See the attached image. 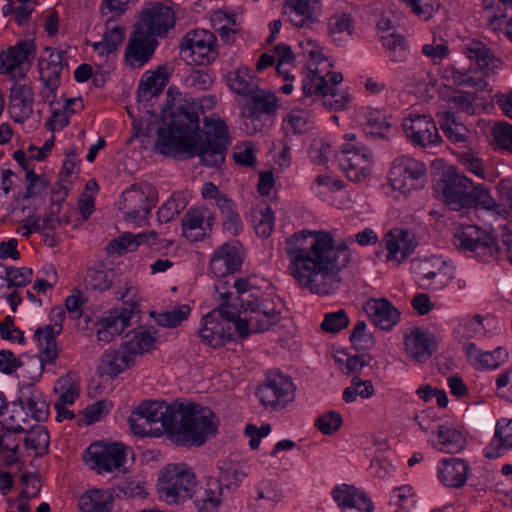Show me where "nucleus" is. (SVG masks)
I'll list each match as a JSON object with an SVG mask.
<instances>
[{"mask_svg": "<svg viewBox=\"0 0 512 512\" xmlns=\"http://www.w3.org/2000/svg\"><path fill=\"white\" fill-rule=\"evenodd\" d=\"M288 272L297 284L317 295L333 294L341 282L339 272L350 261L346 244L336 246L324 231L301 230L285 240Z\"/></svg>", "mask_w": 512, "mask_h": 512, "instance_id": "obj_1", "label": "nucleus"}, {"mask_svg": "<svg viewBox=\"0 0 512 512\" xmlns=\"http://www.w3.org/2000/svg\"><path fill=\"white\" fill-rule=\"evenodd\" d=\"M199 110L196 103L185 101L180 104L167 127L158 129L156 147L165 155L176 151L191 152L200 157L203 165L219 167L230 145L227 126L220 119H205L200 130Z\"/></svg>", "mask_w": 512, "mask_h": 512, "instance_id": "obj_2", "label": "nucleus"}, {"mask_svg": "<svg viewBox=\"0 0 512 512\" xmlns=\"http://www.w3.org/2000/svg\"><path fill=\"white\" fill-rule=\"evenodd\" d=\"M135 415L151 427L161 422L162 433L178 446L200 447L217 434L219 420L211 408L187 399L143 401Z\"/></svg>", "mask_w": 512, "mask_h": 512, "instance_id": "obj_3", "label": "nucleus"}, {"mask_svg": "<svg viewBox=\"0 0 512 512\" xmlns=\"http://www.w3.org/2000/svg\"><path fill=\"white\" fill-rule=\"evenodd\" d=\"M134 290V287L127 282L123 289L117 291L116 297L123 301L124 306L110 310L96 323L98 341L109 343L130 326L132 317L139 312L138 303L134 299Z\"/></svg>", "mask_w": 512, "mask_h": 512, "instance_id": "obj_4", "label": "nucleus"}, {"mask_svg": "<svg viewBox=\"0 0 512 512\" xmlns=\"http://www.w3.org/2000/svg\"><path fill=\"white\" fill-rule=\"evenodd\" d=\"M504 251L495 242V238L486 230L477 225H466L454 236V244L459 249L474 252L477 256L502 254L509 263H512L511 240L506 235L503 238Z\"/></svg>", "mask_w": 512, "mask_h": 512, "instance_id": "obj_5", "label": "nucleus"}, {"mask_svg": "<svg viewBox=\"0 0 512 512\" xmlns=\"http://www.w3.org/2000/svg\"><path fill=\"white\" fill-rule=\"evenodd\" d=\"M195 486L194 473L180 464L165 467L157 483L160 497L169 504H178L191 498Z\"/></svg>", "mask_w": 512, "mask_h": 512, "instance_id": "obj_6", "label": "nucleus"}, {"mask_svg": "<svg viewBox=\"0 0 512 512\" xmlns=\"http://www.w3.org/2000/svg\"><path fill=\"white\" fill-rule=\"evenodd\" d=\"M157 203V191L148 183L132 184L122 192L118 208L128 222L143 225L147 223L151 210Z\"/></svg>", "mask_w": 512, "mask_h": 512, "instance_id": "obj_7", "label": "nucleus"}, {"mask_svg": "<svg viewBox=\"0 0 512 512\" xmlns=\"http://www.w3.org/2000/svg\"><path fill=\"white\" fill-rule=\"evenodd\" d=\"M346 143L336 154V160L346 177L354 182L365 180L370 174L372 152L365 146L356 142L354 134L345 136Z\"/></svg>", "mask_w": 512, "mask_h": 512, "instance_id": "obj_8", "label": "nucleus"}, {"mask_svg": "<svg viewBox=\"0 0 512 512\" xmlns=\"http://www.w3.org/2000/svg\"><path fill=\"white\" fill-rule=\"evenodd\" d=\"M180 57L193 65L212 63L218 57L216 36L207 30L187 32L180 44Z\"/></svg>", "mask_w": 512, "mask_h": 512, "instance_id": "obj_9", "label": "nucleus"}, {"mask_svg": "<svg viewBox=\"0 0 512 512\" xmlns=\"http://www.w3.org/2000/svg\"><path fill=\"white\" fill-rule=\"evenodd\" d=\"M296 387L292 379L281 372L270 371L265 381L259 385L257 396L266 408H285L294 401Z\"/></svg>", "mask_w": 512, "mask_h": 512, "instance_id": "obj_10", "label": "nucleus"}, {"mask_svg": "<svg viewBox=\"0 0 512 512\" xmlns=\"http://www.w3.org/2000/svg\"><path fill=\"white\" fill-rule=\"evenodd\" d=\"M390 173L392 188L405 195L423 185L427 170L422 162L409 156H400L394 160Z\"/></svg>", "mask_w": 512, "mask_h": 512, "instance_id": "obj_11", "label": "nucleus"}, {"mask_svg": "<svg viewBox=\"0 0 512 512\" xmlns=\"http://www.w3.org/2000/svg\"><path fill=\"white\" fill-rule=\"evenodd\" d=\"M320 0H282L281 15L294 29L313 31L320 23Z\"/></svg>", "mask_w": 512, "mask_h": 512, "instance_id": "obj_12", "label": "nucleus"}, {"mask_svg": "<svg viewBox=\"0 0 512 512\" xmlns=\"http://www.w3.org/2000/svg\"><path fill=\"white\" fill-rule=\"evenodd\" d=\"M36 45L33 40H23L0 53V75L12 79L24 78L31 60L35 57Z\"/></svg>", "mask_w": 512, "mask_h": 512, "instance_id": "obj_13", "label": "nucleus"}, {"mask_svg": "<svg viewBox=\"0 0 512 512\" xmlns=\"http://www.w3.org/2000/svg\"><path fill=\"white\" fill-rule=\"evenodd\" d=\"M473 182L463 174L449 172L438 183L441 200L454 211L469 210L470 191Z\"/></svg>", "mask_w": 512, "mask_h": 512, "instance_id": "obj_14", "label": "nucleus"}, {"mask_svg": "<svg viewBox=\"0 0 512 512\" xmlns=\"http://www.w3.org/2000/svg\"><path fill=\"white\" fill-rule=\"evenodd\" d=\"M54 323L38 327L34 333V339L39 348L41 366L45 363L52 364L58 357L56 337L62 332V322L65 312L62 308L53 309Z\"/></svg>", "mask_w": 512, "mask_h": 512, "instance_id": "obj_15", "label": "nucleus"}, {"mask_svg": "<svg viewBox=\"0 0 512 512\" xmlns=\"http://www.w3.org/2000/svg\"><path fill=\"white\" fill-rule=\"evenodd\" d=\"M215 223V214L204 206L191 207L181 220L182 234L191 242L210 237Z\"/></svg>", "mask_w": 512, "mask_h": 512, "instance_id": "obj_16", "label": "nucleus"}, {"mask_svg": "<svg viewBox=\"0 0 512 512\" xmlns=\"http://www.w3.org/2000/svg\"><path fill=\"white\" fill-rule=\"evenodd\" d=\"M402 128L407 138L420 147H432L441 142L436 124L429 115L410 114L403 120Z\"/></svg>", "mask_w": 512, "mask_h": 512, "instance_id": "obj_17", "label": "nucleus"}, {"mask_svg": "<svg viewBox=\"0 0 512 512\" xmlns=\"http://www.w3.org/2000/svg\"><path fill=\"white\" fill-rule=\"evenodd\" d=\"M243 263L241 246L237 241L226 242L216 248L210 258L209 271L219 278L238 272Z\"/></svg>", "mask_w": 512, "mask_h": 512, "instance_id": "obj_18", "label": "nucleus"}, {"mask_svg": "<svg viewBox=\"0 0 512 512\" xmlns=\"http://www.w3.org/2000/svg\"><path fill=\"white\" fill-rule=\"evenodd\" d=\"M175 24V15L169 6L157 4L142 11L136 28L156 38L162 36Z\"/></svg>", "mask_w": 512, "mask_h": 512, "instance_id": "obj_19", "label": "nucleus"}, {"mask_svg": "<svg viewBox=\"0 0 512 512\" xmlns=\"http://www.w3.org/2000/svg\"><path fill=\"white\" fill-rule=\"evenodd\" d=\"M91 461L94 468L99 473L112 472L123 466L126 454L125 447L121 443H113L109 445L91 444L88 448Z\"/></svg>", "mask_w": 512, "mask_h": 512, "instance_id": "obj_20", "label": "nucleus"}, {"mask_svg": "<svg viewBox=\"0 0 512 512\" xmlns=\"http://www.w3.org/2000/svg\"><path fill=\"white\" fill-rule=\"evenodd\" d=\"M216 312H209L202 318L199 329L201 341L213 349L220 348L232 340V327L229 322L217 319Z\"/></svg>", "mask_w": 512, "mask_h": 512, "instance_id": "obj_21", "label": "nucleus"}, {"mask_svg": "<svg viewBox=\"0 0 512 512\" xmlns=\"http://www.w3.org/2000/svg\"><path fill=\"white\" fill-rule=\"evenodd\" d=\"M156 46V38L136 28L125 50L126 62L132 67H142L152 57Z\"/></svg>", "mask_w": 512, "mask_h": 512, "instance_id": "obj_22", "label": "nucleus"}, {"mask_svg": "<svg viewBox=\"0 0 512 512\" xmlns=\"http://www.w3.org/2000/svg\"><path fill=\"white\" fill-rule=\"evenodd\" d=\"M407 356L416 362L427 361L436 349V342L430 332L414 328L404 335Z\"/></svg>", "mask_w": 512, "mask_h": 512, "instance_id": "obj_23", "label": "nucleus"}, {"mask_svg": "<svg viewBox=\"0 0 512 512\" xmlns=\"http://www.w3.org/2000/svg\"><path fill=\"white\" fill-rule=\"evenodd\" d=\"M34 91L29 84L15 83L9 94L8 111L16 123H23L33 113Z\"/></svg>", "mask_w": 512, "mask_h": 512, "instance_id": "obj_24", "label": "nucleus"}, {"mask_svg": "<svg viewBox=\"0 0 512 512\" xmlns=\"http://www.w3.org/2000/svg\"><path fill=\"white\" fill-rule=\"evenodd\" d=\"M382 243L388 251L387 260L396 261L398 264L405 261L416 247L413 235L402 228L389 231L382 239Z\"/></svg>", "mask_w": 512, "mask_h": 512, "instance_id": "obj_25", "label": "nucleus"}, {"mask_svg": "<svg viewBox=\"0 0 512 512\" xmlns=\"http://www.w3.org/2000/svg\"><path fill=\"white\" fill-rule=\"evenodd\" d=\"M462 52L468 59L474 61L482 77L494 73L501 67V61L495 57L491 49L477 39H469L462 46Z\"/></svg>", "mask_w": 512, "mask_h": 512, "instance_id": "obj_26", "label": "nucleus"}, {"mask_svg": "<svg viewBox=\"0 0 512 512\" xmlns=\"http://www.w3.org/2000/svg\"><path fill=\"white\" fill-rule=\"evenodd\" d=\"M470 199L469 209L481 208L498 218L507 219L512 210V197L509 191L506 194V203H497L484 185H473L470 191Z\"/></svg>", "mask_w": 512, "mask_h": 512, "instance_id": "obj_27", "label": "nucleus"}, {"mask_svg": "<svg viewBox=\"0 0 512 512\" xmlns=\"http://www.w3.org/2000/svg\"><path fill=\"white\" fill-rule=\"evenodd\" d=\"M437 473L439 481L445 487L461 488L470 475V465L461 458H446L438 463Z\"/></svg>", "mask_w": 512, "mask_h": 512, "instance_id": "obj_28", "label": "nucleus"}, {"mask_svg": "<svg viewBox=\"0 0 512 512\" xmlns=\"http://www.w3.org/2000/svg\"><path fill=\"white\" fill-rule=\"evenodd\" d=\"M12 405H19L26 415L37 422L45 421L49 415V404L45 400L44 394L33 385L26 386L21 391L20 397L12 402Z\"/></svg>", "mask_w": 512, "mask_h": 512, "instance_id": "obj_29", "label": "nucleus"}, {"mask_svg": "<svg viewBox=\"0 0 512 512\" xmlns=\"http://www.w3.org/2000/svg\"><path fill=\"white\" fill-rule=\"evenodd\" d=\"M365 311L381 330H391L400 320L399 310L384 298L367 301Z\"/></svg>", "mask_w": 512, "mask_h": 512, "instance_id": "obj_30", "label": "nucleus"}, {"mask_svg": "<svg viewBox=\"0 0 512 512\" xmlns=\"http://www.w3.org/2000/svg\"><path fill=\"white\" fill-rule=\"evenodd\" d=\"M156 329L153 326H140L125 335L121 344L135 360L137 355L150 352L156 342Z\"/></svg>", "mask_w": 512, "mask_h": 512, "instance_id": "obj_31", "label": "nucleus"}, {"mask_svg": "<svg viewBox=\"0 0 512 512\" xmlns=\"http://www.w3.org/2000/svg\"><path fill=\"white\" fill-rule=\"evenodd\" d=\"M281 499L277 484L263 480L256 488L255 495L249 497V507L253 512H272Z\"/></svg>", "mask_w": 512, "mask_h": 512, "instance_id": "obj_32", "label": "nucleus"}, {"mask_svg": "<svg viewBox=\"0 0 512 512\" xmlns=\"http://www.w3.org/2000/svg\"><path fill=\"white\" fill-rule=\"evenodd\" d=\"M511 419L501 418L495 426V434L491 442L484 449V456L496 459L512 448Z\"/></svg>", "mask_w": 512, "mask_h": 512, "instance_id": "obj_33", "label": "nucleus"}, {"mask_svg": "<svg viewBox=\"0 0 512 512\" xmlns=\"http://www.w3.org/2000/svg\"><path fill=\"white\" fill-rule=\"evenodd\" d=\"M464 351L469 362L476 369H496L508 358V352L501 347L493 352H483L474 343H464Z\"/></svg>", "mask_w": 512, "mask_h": 512, "instance_id": "obj_34", "label": "nucleus"}, {"mask_svg": "<svg viewBox=\"0 0 512 512\" xmlns=\"http://www.w3.org/2000/svg\"><path fill=\"white\" fill-rule=\"evenodd\" d=\"M134 359L121 345L117 350L106 351L101 358L99 371L102 376L117 377L134 364Z\"/></svg>", "mask_w": 512, "mask_h": 512, "instance_id": "obj_35", "label": "nucleus"}, {"mask_svg": "<svg viewBox=\"0 0 512 512\" xmlns=\"http://www.w3.org/2000/svg\"><path fill=\"white\" fill-rule=\"evenodd\" d=\"M106 31L102 41L95 42L93 48L102 56L114 53L125 38V27L114 17L105 21Z\"/></svg>", "mask_w": 512, "mask_h": 512, "instance_id": "obj_36", "label": "nucleus"}, {"mask_svg": "<svg viewBox=\"0 0 512 512\" xmlns=\"http://www.w3.org/2000/svg\"><path fill=\"white\" fill-rule=\"evenodd\" d=\"M438 442L434 445L441 452L456 454L461 452L466 446V437L458 429L440 425L436 431Z\"/></svg>", "mask_w": 512, "mask_h": 512, "instance_id": "obj_37", "label": "nucleus"}, {"mask_svg": "<svg viewBox=\"0 0 512 512\" xmlns=\"http://www.w3.org/2000/svg\"><path fill=\"white\" fill-rule=\"evenodd\" d=\"M150 238L155 241L157 234L155 232L139 233L136 235L127 233L110 241L106 245L105 251L108 255H124L128 251L135 250L141 244L149 243Z\"/></svg>", "mask_w": 512, "mask_h": 512, "instance_id": "obj_38", "label": "nucleus"}, {"mask_svg": "<svg viewBox=\"0 0 512 512\" xmlns=\"http://www.w3.org/2000/svg\"><path fill=\"white\" fill-rule=\"evenodd\" d=\"M438 124L451 143H462L467 140L469 130L462 124L452 111H439L436 114Z\"/></svg>", "mask_w": 512, "mask_h": 512, "instance_id": "obj_39", "label": "nucleus"}, {"mask_svg": "<svg viewBox=\"0 0 512 512\" xmlns=\"http://www.w3.org/2000/svg\"><path fill=\"white\" fill-rule=\"evenodd\" d=\"M114 497L101 489H94L85 492L79 500L81 512H112Z\"/></svg>", "mask_w": 512, "mask_h": 512, "instance_id": "obj_40", "label": "nucleus"}, {"mask_svg": "<svg viewBox=\"0 0 512 512\" xmlns=\"http://www.w3.org/2000/svg\"><path fill=\"white\" fill-rule=\"evenodd\" d=\"M280 321V311L273 301L262 299V306L250 315V322L256 332L268 331Z\"/></svg>", "mask_w": 512, "mask_h": 512, "instance_id": "obj_41", "label": "nucleus"}, {"mask_svg": "<svg viewBox=\"0 0 512 512\" xmlns=\"http://www.w3.org/2000/svg\"><path fill=\"white\" fill-rule=\"evenodd\" d=\"M45 52L49 53L48 59L40 58L38 64L40 78L50 77L51 79L60 80L64 68L68 67L66 51L46 47Z\"/></svg>", "mask_w": 512, "mask_h": 512, "instance_id": "obj_42", "label": "nucleus"}, {"mask_svg": "<svg viewBox=\"0 0 512 512\" xmlns=\"http://www.w3.org/2000/svg\"><path fill=\"white\" fill-rule=\"evenodd\" d=\"M227 85L238 95L248 97L257 90L258 84L247 66H240L227 74Z\"/></svg>", "mask_w": 512, "mask_h": 512, "instance_id": "obj_43", "label": "nucleus"}, {"mask_svg": "<svg viewBox=\"0 0 512 512\" xmlns=\"http://www.w3.org/2000/svg\"><path fill=\"white\" fill-rule=\"evenodd\" d=\"M222 487L219 481H208L195 496L194 503L199 512H215L221 504Z\"/></svg>", "mask_w": 512, "mask_h": 512, "instance_id": "obj_44", "label": "nucleus"}, {"mask_svg": "<svg viewBox=\"0 0 512 512\" xmlns=\"http://www.w3.org/2000/svg\"><path fill=\"white\" fill-rule=\"evenodd\" d=\"M166 82V78L156 72L145 73L138 86V102L147 107L153 98L162 93Z\"/></svg>", "mask_w": 512, "mask_h": 512, "instance_id": "obj_45", "label": "nucleus"}, {"mask_svg": "<svg viewBox=\"0 0 512 512\" xmlns=\"http://www.w3.org/2000/svg\"><path fill=\"white\" fill-rule=\"evenodd\" d=\"M452 278L453 276L449 272V267L446 262L434 259L429 275L418 285L424 290L437 291L446 287Z\"/></svg>", "mask_w": 512, "mask_h": 512, "instance_id": "obj_46", "label": "nucleus"}, {"mask_svg": "<svg viewBox=\"0 0 512 512\" xmlns=\"http://www.w3.org/2000/svg\"><path fill=\"white\" fill-rule=\"evenodd\" d=\"M248 97H250V106L247 112L252 116L272 115L278 109L277 97L269 91L260 90L257 87V90Z\"/></svg>", "mask_w": 512, "mask_h": 512, "instance_id": "obj_47", "label": "nucleus"}, {"mask_svg": "<svg viewBox=\"0 0 512 512\" xmlns=\"http://www.w3.org/2000/svg\"><path fill=\"white\" fill-rule=\"evenodd\" d=\"M442 78L456 86L474 87L480 91L488 88V83L482 76H473L471 71H461L455 66H448L443 70Z\"/></svg>", "mask_w": 512, "mask_h": 512, "instance_id": "obj_48", "label": "nucleus"}, {"mask_svg": "<svg viewBox=\"0 0 512 512\" xmlns=\"http://www.w3.org/2000/svg\"><path fill=\"white\" fill-rule=\"evenodd\" d=\"M217 208L223 217L222 226L224 231L232 236L238 235L243 229V224L236 203L231 198H223L218 202Z\"/></svg>", "mask_w": 512, "mask_h": 512, "instance_id": "obj_49", "label": "nucleus"}, {"mask_svg": "<svg viewBox=\"0 0 512 512\" xmlns=\"http://www.w3.org/2000/svg\"><path fill=\"white\" fill-rule=\"evenodd\" d=\"M315 90L319 92L323 97V105L331 110H343L346 108L349 102V96L345 93H338L336 89H333L328 85L325 78H319Z\"/></svg>", "mask_w": 512, "mask_h": 512, "instance_id": "obj_50", "label": "nucleus"}, {"mask_svg": "<svg viewBox=\"0 0 512 512\" xmlns=\"http://www.w3.org/2000/svg\"><path fill=\"white\" fill-rule=\"evenodd\" d=\"M191 313V308L187 304L179 305L173 310L161 313L152 312L151 316L155 322L162 327L175 328L185 321Z\"/></svg>", "mask_w": 512, "mask_h": 512, "instance_id": "obj_51", "label": "nucleus"}, {"mask_svg": "<svg viewBox=\"0 0 512 512\" xmlns=\"http://www.w3.org/2000/svg\"><path fill=\"white\" fill-rule=\"evenodd\" d=\"M328 35L334 42L341 41L342 35H351L353 32V21L350 14L345 12L335 13L329 19L327 23Z\"/></svg>", "mask_w": 512, "mask_h": 512, "instance_id": "obj_52", "label": "nucleus"}, {"mask_svg": "<svg viewBox=\"0 0 512 512\" xmlns=\"http://www.w3.org/2000/svg\"><path fill=\"white\" fill-rule=\"evenodd\" d=\"M388 57L393 62H402L407 58V44L401 35L391 33L381 38Z\"/></svg>", "mask_w": 512, "mask_h": 512, "instance_id": "obj_53", "label": "nucleus"}, {"mask_svg": "<svg viewBox=\"0 0 512 512\" xmlns=\"http://www.w3.org/2000/svg\"><path fill=\"white\" fill-rule=\"evenodd\" d=\"M374 386L370 380H362L358 376L351 379V386L345 388L343 392V400L346 403H352L357 396L367 399L374 395Z\"/></svg>", "mask_w": 512, "mask_h": 512, "instance_id": "obj_54", "label": "nucleus"}, {"mask_svg": "<svg viewBox=\"0 0 512 512\" xmlns=\"http://www.w3.org/2000/svg\"><path fill=\"white\" fill-rule=\"evenodd\" d=\"M26 432L27 436L24 438L26 448L32 449L37 456L45 454L49 446V433L46 428L37 426Z\"/></svg>", "mask_w": 512, "mask_h": 512, "instance_id": "obj_55", "label": "nucleus"}, {"mask_svg": "<svg viewBox=\"0 0 512 512\" xmlns=\"http://www.w3.org/2000/svg\"><path fill=\"white\" fill-rule=\"evenodd\" d=\"M113 270L90 268L85 275V282L93 290L106 291L114 282Z\"/></svg>", "mask_w": 512, "mask_h": 512, "instance_id": "obj_56", "label": "nucleus"}, {"mask_svg": "<svg viewBox=\"0 0 512 512\" xmlns=\"http://www.w3.org/2000/svg\"><path fill=\"white\" fill-rule=\"evenodd\" d=\"M486 330L483 325V318L476 314L471 319H468L455 331V339L462 343L464 340L470 338H479L484 336Z\"/></svg>", "mask_w": 512, "mask_h": 512, "instance_id": "obj_57", "label": "nucleus"}, {"mask_svg": "<svg viewBox=\"0 0 512 512\" xmlns=\"http://www.w3.org/2000/svg\"><path fill=\"white\" fill-rule=\"evenodd\" d=\"M492 144L495 149L512 150V125L505 122L495 123L492 127Z\"/></svg>", "mask_w": 512, "mask_h": 512, "instance_id": "obj_58", "label": "nucleus"}, {"mask_svg": "<svg viewBox=\"0 0 512 512\" xmlns=\"http://www.w3.org/2000/svg\"><path fill=\"white\" fill-rule=\"evenodd\" d=\"M2 427L6 432L0 436V449L12 452L13 454L17 453L18 446L7 444L5 440L11 438L14 434L26 432L25 428L20 422L16 421L15 415L5 418L2 421Z\"/></svg>", "mask_w": 512, "mask_h": 512, "instance_id": "obj_59", "label": "nucleus"}, {"mask_svg": "<svg viewBox=\"0 0 512 512\" xmlns=\"http://www.w3.org/2000/svg\"><path fill=\"white\" fill-rule=\"evenodd\" d=\"M78 103H79L80 108H82L83 105L81 104V101L79 99L70 98V99L66 100L65 105L63 106L62 109L53 110L51 117L46 121V124H45L47 129L54 132L56 130H60V129H63L64 127H66L69 124V118H70V116L68 114L69 104H78Z\"/></svg>", "mask_w": 512, "mask_h": 512, "instance_id": "obj_60", "label": "nucleus"}, {"mask_svg": "<svg viewBox=\"0 0 512 512\" xmlns=\"http://www.w3.org/2000/svg\"><path fill=\"white\" fill-rule=\"evenodd\" d=\"M7 280V288H21L28 285L32 280L33 271L31 268L6 266L4 270Z\"/></svg>", "mask_w": 512, "mask_h": 512, "instance_id": "obj_61", "label": "nucleus"}, {"mask_svg": "<svg viewBox=\"0 0 512 512\" xmlns=\"http://www.w3.org/2000/svg\"><path fill=\"white\" fill-rule=\"evenodd\" d=\"M421 52L429 58L433 64H440L449 55V47L447 41L440 39L439 42L433 38L432 43L422 46Z\"/></svg>", "mask_w": 512, "mask_h": 512, "instance_id": "obj_62", "label": "nucleus"}, {"mask_svg": "<svg viewBox=\"0 0 512 512\" xmlns=\"http://www.w3.org/2000/svg\"><path fill=\"white\" fill-rule=\"evenodd\" d=\"M349 324V318L344 309L327 313L321 324V328L330 333H338Z\"/></svg>", "mask_w": 512, "mask_h": 512, "instance_id": "obj_63", "label": "nucleus"}, {"mask_svg": "<svg viewBox=\"0 0 512 512\" xmlns=\"http://www.w3.org/2000/svg\"><path fill=\"white\" fill-rule=\"evenodd\" d=\"M390 128L383 112L373 111L367 115V127L365 133L376 137H385V130Z\"/></svg>", "mask_w": 512, "mask_h": 512, "instance_id": "obj_64", "label": "nucleus"}]
</instances>
